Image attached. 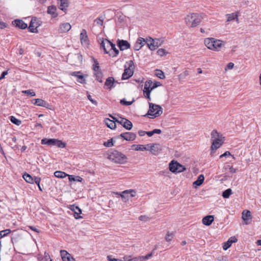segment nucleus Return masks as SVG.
<instances>
[{"label": "nucleus", "instance_id": "nucleus-50", "mask_svg": "<svg viewBox=\"0 0 261 261\" xmlns=\"http://www.w3.org/2000/svg\"><path fill=\"white\" fill-rule=\"evenodd\" d=\"M103 145L105 146L108 147L113 146V140H109L108 141L104 142Z\"/></svg>", "mask_w": 261, "mask_h": 261}, {"label": "nucleus", "instance_id": "nucleus-29", "mask_svg": "<svg viewBox=\"0 0 261 261\" xmlns=\"http://www.w3.org/2000/svg\"><path fill=\"white\" fill-rule=\"evenodd\" d=\"M242 219L246 222V224H248V220L251 219V212L249 211H244L242 213Z\"/></svg>", "mask_w": 261, "mask_h": 261}, {"label": "nucleus", "instance_id": "nucleus-28", "mask_svg": "<svg viewBox=\"0 0 261 261\" xmlns=\"http://www.w3.org/2000/svg\"><path fill=\"white\" fill-rule=\"evenodd\" d=\"M213 38H207L204 39V43L205 45L209 49L213 50V46L214 45L213 43Z\"/></svg>", "mask_w": 261, "mask_h": 261}, {"label": "nucleus", "instance_id": "nucleus-11", "mask_svg": "<svg viewBox=\"0 0 261 261\" xmlns=\"http://www.w3.org/2000/svg\"><path fill=\"white\" fill-rule=\"evenodd\" d=\"M213 46V50L219 51L221 50L222 46L224 45V43L221 40L216 39L214 38Z\"/></svg>", "mask_w": 261, "mask_h": 261}, {"label": "nucleus", "instance_id": "nucleus-35", "mask_svg": "<svg viewBox=\"0 0 261 261\" xmlns=\"http://www.w3.org/2000/svg\"><path fill=\"white\" fill-rule=\"evenodd\" d=\"M68 178L70 181H77L81 182L83 180V178L79 176H75L72 175H68Z\"/></svg>", "mask_w": 261, "mask_h": 261}, {"label": "nucleus", "instance_id": "nucleus-12", "mask_svg": "<svg viewBox=\"0 0 261 261\" xmlns=\"http://www.w3.org/2000/svg\"><path fill=\"white\" fill-rule=\"evenodd\" d=\"M120 136L125 140L129 141H133L136 138V134L132 132L121 133Z\"/></svg>", "mask_w": 261, "mask_h": 261}, {"label": "nucleus", "instance_id": "nucleus-30", "mask_svg": "<svg viewBox=\"0 0 261 261\" xmlns=\"http://www.w3.org/2000/svg\"><path fill=\"white\" fill-rule=\"evenodd\" d=\"M226 16L227 17V22H230L236 19L237 22L238 23L239 22V19L237 13H232L231 14H227L226 15Z\"/></svg>", "mask_w": 261, "mask_h": 261}, {"label": "nucleus", "instance_id": "nucleus-56", "mask_svg": "<svg viewBox=\"0 0 261 261\" xmlns=\"http://www.w3.org/2000/svg\"><path fill=\"white\" fill-rule=\"evenodd\" d=\"M154 40H155V42H154V50H155L156 47L161 45L162 42H160V40L158 39H156Z\"/></svg>", "mask_w": 261, "mask_h": 261}, {"label": "nucleus", "instance_id": "nucleus-2", "mask_svg": "<svg viewBox=\"0 0 261 261\" xmlns=\"http://www.w3.org/2000/svg\"><path fill=\"white\" fill-rule=\"evenodd\" d=\"M107 158L117 164H124L126 162L127 159L125 155L117 150H114L109 153Z\"/></svg>", "mask_w": 261, "mask_h": 261}, {"label": "nucleus", "instance_id": "nucleus-61", "mask_svg": "<svg viewBox=\"0 0 261 261\" xmlns=\"http://www.w3.org/2000/svg\"><path fill=\"white\" fill-rule=\"evenodd\" d=\"M108 261H121V260L117 258H112V256L109 255L107 256Z\"/></svg>", "mask_w": 261, "mask_h": 261}, {"label": "nucleus", "instance_id": "nucleus-20", "mask_svg": "<svg viewBox=\"0 0 261 261\" xmlns=\"http://www.w3.org/2000/svg\"><path fill=\"white\" fill-rule=\"evenodd\" d=\"M13 23L16 27L21 29H25L28 27L27 24L21 20H15Z\"/></svg>", "mask_w": 261, "mask_h": 261}, {"label": "nucleus", "instance_id": "nucleus-17", "mask_svg": "<svg viewBox=\"0 0 261 261\" xmlns=\"http://www.w3.org/2000/svg\"><path fill=\"white\" fill-rule=\"evenodd\" d=\"M32 102L35 105L45 107L46 108H48L49 106V103L47 102L44 101L42 99L39 98L33 99Z\"/></svg>", "mask_w": 261, "mask_h": 261}, {"label": "nucleus", "instance_id": "nucleus-39", "mask_svg": "<svg viewBox=\"0 0 261 261\" xmlns=\"http://www.w3.org/2000/svg\"><path fill=\"white\" fill-rule=\"evenodd\" d=\"M10 119L12 123L17 125H20L21 124V121L17 119L14 116H11Z\"/></svg>", "mask_w": 261, "mask_h": 261}, {"label": "nucleus", "instance_id": "nucleus-52", "mask_svg": "<svg viewBox=\"0 0 261 261\" xmlns=\"http://www.w3.org/2000/svg\"><path fill=\"white\" fill-rule=\"evenodd\" d=\"M93 70L95 72L100 71L99 64L97 61H94V64L93 65Z\"/></svg>", "mask_w": 261, "mask_h": 261}, {"label": "nucleus", "instance_id": "nucleus-53", "mask_svg": "<svg viewBox=\"0 0 261 261\" xmlns=\"http://www.w3.org/2000/svg\"><path fill=\"white\" fill-rule=\"evenodd\" d=\"M231 245V244L230 243L229 240H228L226 242L224 243L223 246V248L224 250H226L228 249Z\"/></svg>", "mask_w": 261, "mask_h": 261}, {"label": "nucleus", "instance_id": "nucleus-62", "mask_svg": "<svg viewBox=\"0 0 261 261\" xmlns=\"http://www.w3.org/2000/svg\"><path fill=\"white\" fill-rule=\"evenodd\" d=\"M228 155H231V154L229 151H225L223 154H221L220 156V158H222L223 157H225V156H228Z\"/></svg>", "mask_w": 261, "mask_h": 261}, {"label": "nucleus", "instance_id": "nucleus-36", "mask_svg": "<svg viewBox=\"0 0 261 261\" xmlns=\"http://www.w3.org/2000/svg\"><path fill=\"white\" fill-rule=\"evenodd\" d=\"M23 178L27 182L30 184L34 183V178L29 174H24L23 175Z\"/></svg>", "mask_w": 261, "mask_h": 261}, {"label": "nucleus", "instance_id": "nucleus-43", "mask_svg": "<svg viewBox=\"0 0 261 261\" xmlns=\"http://www.w3.org/2000/svg\"><path fill=\"white\" fill-rule=\"evenodd\" d=\"M95 76H96V80H97L100 83H102V73H101V72L100 71L95 72Z\"/></svg>", "mask_w": 261, "mask_h": 261}, {"label": "nucleus", "instance_id": "nucleus-6", "mask_svg": "<svg viewBox=\"0 0 261 261\" xmlns=\"http://www.w3.org/2000/svg\"><path fill=\"white\" fill-rule=\"evenodd\" d=\"M41 144L48 146H57L59 148H64L66 146L65 143L56 139H42L41 140Z\"/></svg>", "mask_w": 261, "mask_h": 261}, {"label": "nucleus", "instance_id": "nucleus-19", "mask_svg": "<svg viewBox=\"0 0 261 261\" xmlns=\"http://www.w3.org/2000/svg\"><path fill=\"white\" fill-rule=\"evenodd\" d=\"M161 150V146L158 144H152L150 151L154 155L158 154Z\"/></svg>", "mask_w": 261, "mask_h": 261}, {"label": "nucleus", "instance_id": "nucleus-25", "mask_svg": "<svg viewBox=\"0 0 261 261\" xmlns=\"http://www.w3.org/2000/svg\"><path fill=\"white\" fill-rule=\"evenodd\" d=\"M80 40L82 44H86L88 42V36L87 32L85 29H83L80 34Z\"/></svg>", "mask_w": 261, "mask_h": 261}, {"label": "nucleus", "instance_id": "nucleus-16", "mask_svg": "<svg viewBox=\"0 0 261 261\" xmlns=\"http://www.w3.org/2000/svg\"><path fill=\"white\" fill-rule=\"evenodd\" d=\"M71 28V26L69 23H63L60 25L58 32L60 33H65L68 32Z\"/></svg>", "mask_w": 261, "mask_h": 261}, {"label": "nucleus", "instance_id": "nucleus-37", "mask_svg": "<svg viewBox=\"0 0 261 261\" xmlns=\"http://www.w3.org/2000/svg\"><path fill=\"white\" fill-rule=\"evenodd\" d=\"M72 211L75 214V217L76 219L81 218L79 215L82 213V211L78 206H74Z\"/></svg>", "mask_w": 261, "mask_h": 261}, {"label": "nucleus", "instance_id": "nucleus-24", "mask_svg": "<svg viewBox=\"0 0 261 261\" xmlns=\"http://www.w3.org/2000/svg\"><path fill=\"white\" fill-rule=\"evenodd\" d=\"M145 40V43L147 45L148 48L151 50H154V42L155 40L152 39L151 37L147 38Z\"/></svg>", "mask_w": 261, "mask_h": 261}, {"label": "nucleus", "instance_id": "nucleus-27", "mask_svg": "<svg viewBox=\"0 0 261 261\" xmlns=\"http://www.w3.org/2000/svg\"><path fill=\"white\" fill-rule=\"evenodd\" d=\"M34 21H36V19H32L28 28L29 31L32 33H36L37 32V29L38 26L36 24H35Z\"/></svg>", "mask_w": 261, "mask_h": 261}, {"label": "nucleus", "instance_id": "nucleus-4", "mask_svg": "<svg viewBox=\"0 0 261 261\" xmlns=\"http://www.w3.org/2000/svg\"><path fill=\"white\" fill-rule=\"evenodd\" d=\"M149 108L146 115L150 118H154L160 116L162 113V108L158 105L149 102Z\"/></svg>", "mask_w": 261, "mask_h": 261}, {"label": "nucleus", "instance_id": "nucleus-54", "mask_svg": "<svg viewBox=\"0 0 261 261\" xmlns=\"http://www.w3.org/2000/svg\"><path fill=\"white\" fill-rule=\"evenodd\" d=\"M161 85V84L160 82H155V83L152 82V84L150 86V89L152 90L153 89H154Z\"/></svg>", "mask_w": 261, "mask_h": 261}, {"label": "nucleus", "instance_id": "nucleus-40", "mask_svg": "<svg viewBox=\"0 0 261 261\" xmlns=\"http://www.w3.org/2000/svg\"><path fill=\"white\" fill-rule=\"evenodd\" d=\"M56 9L55 7L49 6L47 9V13L48 14H52V15L55 14L54 17H56L57 15V14H56Z\"/></svg>", "mask_w": 261, "mask_h": 261}, {"label": "nucleus", "instance_id": "nucleus-32", "mask_svg": "<svg viewBox=\"0 0 261 261\" xmlns=\"http://www.w3.org/2000/svg\"><path fill=\"white\" fill-rule=\"evenodd\" d=\"M204 180V177L203 175L200 174L198 177L197 179L193 182V185L196 186H200L202 185Z\"/></svg>", "mask_w": 261, "mask_h": 261}, {"label": "nucleus", "instance_id": "nucleus-15", "mask_svg": "<svg viewBox=\"0 0 261 261\" xmlns=\"http://www.w3.org/2000/svg\"><path fill=\"white\" fill-rule=\"evenodd\" d=\"M145 44V39L142 37H139L134 46V49L135 50L138 51L140 50Z\"/></svg>", "mask_w": 261, "mask_h": 261}, {"label": "nucleus", "instance_id": "nucleus-42", "mask_svg": "<svg viewBox=\"0 0 261 261\" xmlns=\"http://www.w3.org/2000/svg\"><path fill=\"white\" fill-rule=\"evenodd\" d=\"M155 75L161 79H164L165 78L164 72L161 70H156Z\"/></svg>", "mask_w": 261, "mask_h": 261}, {"label": "nucleus", "instance_id": "nucleus-46", "mask_svg": "<svg viewBox=\"0 0 261 261\" xmlns=\"http://www.w3.org/2000/svg\"><path fill=\"white\" fill-rule=\"evenodd\" d=\"M133 146L136 147L135 150L136 151H144L146 149L143 145H134Z\"/></svg>", "mask_w": 261, "mask_h": 261}, {"label": "nucleus", "instance_id": "nucleus-9", "mask_svg": "<svg viewBox=\"0 0 261 261\" xmlns=\"http://www.w3.org/2000/svg\"><path fill=\"white\" fill-rule=\"evenodd\" d=\"M112 45V42L110 40L105 39L100 43V48H102L105 54H109Z\"/></svg>", "mask_w": 261, "mask_h": 261}, {"label": "nucleus", "instance_id": "nucleus-18", "mask_svg": "<svg viewBox=\"0 0 261 261\" xmlns=\"http://www.w3.org/2000/svg\"><path fill=\"white\" fill-rule=\"evenodd\" d=\"M117 83V82L115 81L114 79L112 77H109L107 79L105 83V87H107V89L111 90L113 87H115V84Z\"/></svg>", "mask_w": 261, "mask_h": 261}, {"label": "nucleus", "instance_id": "nucleus-13", "mask_svg": "<svg viewBox=\"0 0 261 261\" xmlns=\"http://www.w3.org/2000/svg\"><path fill=\"white\" fill-rule=\"evenodd\" d=\"M60 253L63 261H75L74 258L72 256V255L66 250H61Z\"/></svg>", "mask_w": 261, "mask_h": 261}, {"label": "nucleus", "instance_id": "nucleus-22", "mask_svg": "<svg viewBox=\"0 0 261 261\" xmlns=\"http://www.w3.org/2000/svg\"><path fill=\"white\" fill-rule=\"evenodd\" d=\"M80 71H75L71 73L72 76H76L77 77V81L81 84H84L86 82L85 79L84 78V76L80 74Z\"/></svg>", "mask_w": 261, "mask_h": 261}, {"label": "nucleus", "instance_id": "nucleus-7", "mask_svg": "<svg viewBox=\"0 0 261 261\" xmlns=\"http://www.w3.org/2000/svg\"><path fill=\"white\" fill-rule=\"evenodd\" d=\"M109 116L113 119L115 120L117 123L121 124L127 130H130L133 127V124L128 119L120 117L119 118L112 116L111 114H109Z\"/></svg>", "mask_w": 261, "mask_h": 261}, {"label": "nucleus", "instance_id": "nucleus-57", "mask_svg": "<svg viewBox=\"0 0 261 261\" xmlns=\"http://www.w3.org/2000/svg\"><path fill=\"white\" fill-rule=\"evenodd\" d=\"M43 261H52V259L50 258V256L48 253L45 252L44 253V257Z\"/></svg>", "mask_w": 261, "mask_h": 261}, {"label": "nucleus", "instance_id": "nucleus-33", "mask_svg": "<svg viewBox=\"0 0 261 261\" xmlns=\"http://www.w3.org/2000/svg\"><path fill=\"white\" fill-rule=\"evenodd\" d=\"M54 175L59 178H64L66 176H68V174L61 171H56L54 172Z\"/></svg>", "mask_w": 261, "mask_h": 261}, {"label": "nucleus", "instance_id": "nucleus-10", "mask_svg": "<svg viewBox=\"0 0 261 261\" xmlns=\"http://www.w3.org/2000/svg\"><path fill=\"white\" fill-rule=\"evenodd\" d=\"M152 81H146L145 83L144 88V90H143L144 96L149 100H151V98L150 97V93L151 91H152L150 89V86L152 85Z\"/></svg>", "mask_w": 261, "mask_h": 261}, {"label": "nucleus", "instance_id": "nucleus-21", "mask_svg": "<svg viewBox=\"0 0 261 261\" xmlns=\"http://www.w3.org/2000/svg\"><path fill=\"white\" fill-rule=\"evenodd\" d=\"M104 122L106 125L110 128L113 129L116 128V122H117L115 120H111L109 118H105L104 120Z\"/></svg>", "mask_w": 261, "mask_h": 261}, {"label": "nucleus", "instance_id": "nucleus-8", "mask_svg": "<svg viewBox=\"0 0 261 261\" xmlns=\"http://www.w3.org/2000/svg\"><path fill=\"white\" fill-rule=\"evenodd\" d=\"M116 194L120 196L123 201L126 202L129 199V195L131 197H135L136 195V191L135 190L130 189L123 191L121 193L117 192Z\"/></svg>", "mask_w": 261, "mask_h": 261}, {"label": "nucleus", "instance_id": "nucleus-14", "mask_svg": "<svg viewBox=\"0 0 261 261\" xmlns=\"http://www.w3.org/2000/svg\"><path fill=\"white\" fill-rule=\"evenodd\" d=\"M117 45L121 50H124L129 48L130 47V44L126 40H117Z\"/></svg>", "mask_w": 261, "mask_h": 261}, {"label": "nucleus", "instance_id": "nucleus-1", "mask_svg": "<svg viewBox=\"0 0 261 261\" xmlns=\"http://www.w3.org/2000/svg\"><path fill=\"white\" fill-rule=\"evenodd\" d=\"M211 140L212 144L211 146V149L216 150L220 148L224 143V137L219 133L216 130H213L211 132Z\"/></svg>", "mask_w": 261, "mask_h": 261}, {"label": "nucleus", "instance_id": "nucleus-47", "mask_svg": "<svg viewBox=\"0 0 261 261\" xmlns=\"http://www.w3.org/2000/svg\"><path fill=\"white\" fill-rule=\"evenodd\" d=\"M134 101V100H133L132 101H128L125 100V99H122L120 100V103L121 105H125V106H130L133 103Z\"/></svg>", "mask_w": 261, "mask_h": 261}, {"label": "nucleus", "instance_id": "nucleus-58", "mask_svg": "<svg viewBox=\"0 0 261 261\" xmlns=\"http://www.w3.org/2000/svg\"><path fill=\"white\" fill-rule=\"evenodd\" d=\"M152 256V253H149L145 256H140L142 259V261H144L145 259H148Z\"/></svg>", "mask_w": 261, "mask_h": 261}, {"label": "nucleus", "instance_id": "nucleus-59", "mask_svg": "<svg viewBox=\"0 0 261 261\" xmlns=\"http://www.w3.org/2000/svg\"><path fill=\"white\" fill-rule=\"evenodd\" d=\"M227 166L229 167V172L231 173H236L238 169H236V168H233L232 166H230L229 165H227Z\"/></svg>", "mask_w": 261, "mask_h": 261}, {"label": "nucleus", "instance_id": "nucleus-55", "mask_svg": "<svg viewBox=\"0 0 261 261\" xmlns=\"http://www.w3.org/2000/svg\"><path fill=\"white\" fill-rule=\"evenodd\" d=\"M87 94H88V95H87V97H88V99L93 103L94 104V105L95 106H97L98 103L96 101L94 100L93 99H92L91 96L88 94V92H87Z\"/></svg>", "mask_w": 261, "mask_h": 261}, {"label": "nucleus", "instance_id": "nucleus-64", "mask_svg": "<svg viewBox=\"0 0 261 261\" xmlns=\"http://www.w3.org/2000/svg\"><path fill=\"white\" fill-rule=\"evenodd\" d=\"M131 261H142L140 256L131 258Z\"/></svg>", "mask_w": 261, "mask_h": 261}, {"label": "nucleus", "instance_id": "nucleus-3", "mask_svg": "<svg viewBox=\"0 0 261 261\" xmlns=\"http://www.w3.org/2000/svg\"><path fill=\"white\" fill-rule=\"evenodd\" d=\"M185 21L188 27H195L200 23L201 17L197 13H192L186 17Z\"/></svg>", "mask_w": 261, "mask_h": 261}, {"label": "nucleus", "instance_id": "nucleus-41", "mask_svg": "<svg viewBox=\"0 0 261 261\" xmlns=\"http://www.w3.org/2000/svg\"><path fill=\"white\" fill-rule=\"evenodd\" d=\"M11 232L10 229H7L0 231V239L9 234Z\"/></svg>", "mask_w": 261, "mask_h": 261}, {"label": "nucleus", "instance_id": "nucleus-44", "mask_svg": "<svg viewBox=\"0 0 261 261\" xmlns=\"http://www.w3.org/2000/svg\"><path fill=\"white\" fill-rule=\"evenodd\" d=\"M174 233L173 232H168L165 237V240L167 242H170L172 240L173 238Z\"/></svg>", "mask_w": 261, "mask_h": 261}, {"label": "nucleus", "instance_id": "nucleus-49", "mask_svg": "<svg viewBox=\"0 0 261 261\" xmlns=\"http://www.w3.org/2000/svg\"><path fill=\"white\" fill-rule=\"evenodd\" d=\"M22 93L26 94L28 95H30L31 96H35L36 95L34 92L30 90L22 91Z\"/></svg>", "mask_w": 261, "mask_h": 261}, {"label": "nucleus", "instance_id": "nucleus-60", "mask_svg": "<svg viewBox=\"0 0 261 261\" xmlns=\"http://www.w3.org/2000/svg\"><path fill=\"white\" fill-rule=\"evenodd\" d=\"M41 181V178L39 177H35L34 179V182L38 186H39V184Z\"/></svg>", "mask_w": 261, "mask_h": 261}, {"label": "nucleus", "instance_id": "nucleus-48", "mask_svg": "<svg viewBox=\"0 0 261 261\" xmlns=\"http://www.w3.org/2000/svg\"><path fill=\"white\" fill-rule=\"evenodd\" d=\"M103 17L101 16L95 20V22H96L97 24L101 26L103 24Z\"/></svg>", "mask_w": 261, "mask_h": 261}, {"label": "nucleus", "instance_id": "nucleus-31", "mask_svg": "<svg viewBox=\"0 0 261 261\" xmlns=\"http://www.w3.org/2000/svg\"><path fill=\"white\" fill-rule=\"evenodd\" d=\"M178 164V163H177V162H174L173 161H172L169 164V168L170 171L173 173H176Z\"/></svg>", "mask_w": 261, "mask_h": 261}, {"label": "nucleus", "instance_id": "nucleus-45", "mask_svg": "<svg viewBox=\"0 0 261 261\" xmlns=\"http://www.w3.org/2000/svg\"><path fill=\"white\" fill-rule=\"evenodd\" d=\"M157 54L159 56L163 57L165 56L167 54V52L165 49L163 48H160L157 51Z\"/></svg>", "mask_w": 261, "mask_h": 261}, {"label": "nucleus", "instance_id": "nucleus-23", "mask_svg": "<svg viewBox=\"0 0 261 261\" xmlns=\"http://www.w3.org/2000/svg\"><path fill=\"white\" fill-rule=\"evenodd\" d=\"M214 218L213 216H206L202 219V223L205 225L209 226L212 223V222L214 221Z\"/></svg>", "mask_w": 261, "mask_h": 261}, {"label": "nucleus", "instance_id": "nucleus-26", "mask_svg": "<svg viewBox=\"0 0 261 261\" xmlns=\"http://www.w3.org/2000/svg\"><path fill=\"white\" fill-rule=\"evenodd\" d=\"M119 50L116 47L115 44L112 43V46L110 49V51L109 54L110 56L112 57H116L119 54Z\"/></svg>", "mask_w": 261, "mask_h": 261}, {"label": "nucleus", "instance_id": "nucleus-51", "mask_svg": "<svg viewBox=\"0 0 261 261\" xmlns=\"http://www.w3.org/2000/svg\"><path fill=\"white\" fill-rule=\"evenodd\" d=\"M178 167L177 168L176 173H180L186 170V168L181 165L178 163Z\"/></svg>", "mask_w": 261, "mask_h": 261}, {"label": "nucleus", "instance_id": "nucleus-38", "mask_svg": "<svg viewBox=\"0 0 261 261\" xmlns=\"http://www.w3.org/2000/svg\"><path fill=\"white\" fill-rule=\"evenodd\" d=\"M232 193V190L230 189H228L224 191L222 193V196L224 198H228L229 197L230 195Z\"/></svg>", "mask_w": 261, "mask_h": 261}, {"label": "nucleus", "instance_id": "nucleus-63", "mask_svg": "<svg viewBox=\"0 0 261 261\" xmlns=\"http://www.w3.org/2000/svg\"><path fill=\"white\" fill-rule=\"evenodd\" d=\"M228 240L231 244L232 243L237 242L238 241L235 237H231Z\"/></svg>", "mask_w": 261, "mask_h": 261}, {"label": "nucleus", "instance_id": "nucleus-5", "mask_svg": "<svg viewBox=\"0 0 261 261\" xmlns=\"http://www.w3.org/2000/svg\"><path fill=\"white\" fill-rule=\"evenodd\" d=\"M125 69L122 75V80H127L134 73V64L132 60L128 61L125 65Z\"/></svg>", "mask_w": 261, "mask_h": 261}, {"label": "nucleus", "instance_id": "nucleus-34", "mask_svg": "<svg viewBox=\"0 0 261 261\" xmlns=\"http://www.w3.org/2000/svg\"><path fill=\"white\" fill-rule=\"evenodd\" d=\"M61 4L59 6V8L64 11L66 10V8L68 7V2L67 0H60Z\"/></svg>", "mask_w": 261, "mask_h": 261}]
</instances>
